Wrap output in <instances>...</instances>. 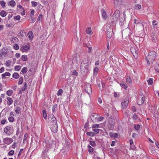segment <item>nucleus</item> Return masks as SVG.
I'll use <instances>...</instances> for the list:
<instances>
[{"mask_svg": "<svg viewBox=\"0 0 159 159\" xmlns=\"http://www.w3.org/2000/svg\"><path fill=\"white\" fill-rule=\"evenodd\" d=\"M23 85V86L21 88V90L22 91H25L27 87V86L26 82H25L24 83Z\"/></svg>", "mask_w": 159, "mask_h": 159, "instance_id": "obj_24", "label": "nucleus"}, {"mask_svg": "<svg viewBox=\"0 0 159 159\" xmlns=\"http://www.w3.org/2000/svg\"><path fill=\"white\" fill-rule=\"evenodd\" d=\"M87 48H88V49H89V50H88V52L89 53H92V47H89L87 46Z\"/></svg>", "mask_w": 159, "mask_h": 159, "instance_id": "obj_56", "label": "nucleus"}, {"mask_svg": "<svg viewBox=\"0 0 159 159\" xmlns=\"http://www.w3.org/2000/svg\"><path fill=\"white\" fill-rule=\"evenodd\" d=\"M138 116L135 114H134L132 118L134 120H136L138 119Z\"/></svg>", "mask_w": 159, "mask_h": 159, "instance_id": "obj_55", "label": "nucleus"}, {"mask_svg": "<svg viewBox=\"0 0 159 159\" xmlns=\"http://www.w3.org/2000/svg\"><path fill=\"white\" fill-rule=\"evenodd\" d=\"M93 131H94L95 134H98L99 133L100 129H95L93 130Z\"/></svg>", "mask_w": 159, "mask_h": 159, "instance_id": "obj_43", "label": "nucleus"}, {"mask_svg": "<svg viewBox=\"0 0 159 159\" xmlns=\"http://www.w3.org/2000/svg\"><path fill=\"white\" fill-rule=\"evenodd\" d=\"M146 60L147 61V64L148 66H150V61L149 59L147 57H146Z\"/></svg>", "mask_w": 159, "mask_h": 159, "instance_id": "obj_54", "label": "nucleus"}, {"mask_svg": "<svg viewBox=\"0 0 159 159\" xmlns=\"http://www.w3.org/2000/svg\"><path fill=\"white\" fill-rule=\"evenodd\" d=\"M4 132L6 135L9 136L10 135V127L6 126L4 129Z\"/></svg>", "mask_w": 159, "mask_h": 159, "instance_id": "obj_10", "label": "nucleus"}, {"mask_svg": "<svg viewBox=\"0 0 159 159\" xmlns=\"http://www.w3.org/2000/svg\"><path fill=\"white\" fill-rule=\"evenodd\" d=\"M19 74L16 72L14 73L12 77L15 79H18L19 77Z\"/></svg>", "mask_w": 159, "mask_h": 159, "instance_id": "obj_26", "label": "nucleus"}, {"mask_svg": "<svg viewBox=\"0 0 159 159\" xmlns=\"http://www.w3.org/2000/svg\"><path fill=\"white\" fill-rule=\"evenodd\" d=\"M99 127V124H94L93 125L92 127L93 128H98Z\"/></svg>", "mask_w": 159, "mask_h": 159, "instance_id": "obj_57", "label": "nucleus"}, {"mask_svg": "<svg viewBox=\"0 0 159 159\" xmlns=\"http://www.w3.org/2000/svg\"><path fill=\"white\" fill-rule=\"evenodd\" d=\"M135 7L136 8H138V9H140L141 8V5L137 4L135 6Z\"/></svg>", "mask_w": 159, "mask_h": 159, "instance_id": "obj_64", "label": "nucleus"}, {"mask_svg": "<svg viewBox=\"0 0 159 159\" xmlns=\"http://www.w3.org/2000/svg\"><path fill=\"white\" fill-rule=\"evenodd\" d=\"M43 16L42 14H40L37 19V20L38 21H39L40 20H41L43 19Z\"/></svg>", "mask_w": 159, "mask_h": 159, "instance_id": "obj_50", "label": "nucleus"}, {"mask_svg": "<svg viewBox=\"0 0 159 159\" xmlns=\"http://www.w3.org/2000/svg\"><path fill=\"white\" fill-rule=\"evenodd\" d=\"M18 41V39L16 37L12 39L11 41L13 43H16Z\"/></svg>", "mask_w": 159, "mask_h": 159, "instance_id": "obj_48", "label": "nucleus"}, {"mask_svg": "<svg viewBox=\"0 0 159 159\" xmlns=\"http://www.w3.org/2000/svg\"><path fill=\"white\" fill-rule=\"evenodd\" d=\"M156 21L155 20H153L152 21V25L154 26L156 25H157V23H156Z\"/></svg>", "mask_w": 159, "mask_h": 159, "instance_id": "obj_61", "label": "nucleus"}, {"mask_svg": "<svg viewBox=\"0 0 159 159\" xmlns=\"http://www.w3.org/2000/svg\"><path fill=\"white\" fill-rule=\"evenodd\" d=\"M145 98L144 97H142L141 99H139L137 101V103L139 105H142L144 102Z\"/></svg>", "mask_w": 159, "mask_h": 159, "instance_id": "obj_16", "label": "nucleus"}, {"mask_svg": "<svg viewBox=\"0 0 159 159\" xmlns=\"http://www.w3.org/2000/svg\"><path fill=\"white\" fill-rule=\"evenodd\" d=\"M106 30L107 36L109 39H110L111 37L112 34L113 28L110 26H107Z\"/></svg>", "mask_w": 159, "mask_h": 159, "instance_id": "obj_4", "label": "nucleus"}, {"mask_svg": "<svg viewBox=\"0 0 159 159\" xmlns=\"http://www.w3.org/2000/svg\"><path fill=\"white\" fill-rule=\"evenodd\" d=\"M0 3L2 7H5V3L4 1H0Z\"/></svg>", "mask_w": 159, "mask_h": 159, "instance_id": "obj_49", "label": "nucleus"}, {"mask_svg": "<svg viewBox=\"0 0 159 159\" xmlns=\"http://www.w3.org/2000/svg\"><path fill=\"white\" fill-rule=\"evenodd\" d=\"M28 135L27 134V133L25 134L24 136V139H23V143H24L25 144V143H28V141H27V139L28 138Z\"/></svg>", "mask_w": 159, "mask_h": 159, "instance_id": "obj_18", "label": "nucleus"}, {"mask_svg": "<svg viewBox=\"0 0 159 159\" xmlns=\"http://www.w3.org/2000/svg\"><path fill=\"white\" fill-rule=\"evenodd\" d=\"M102 13L103 18L105 20H106L107 17L106 11L104 9H102Z\"/></svg>", "mask_w": 159, "mask_h": 159, "instance_id": "obj_13", "label": "nucleus"}, {"mask_svg": "<svg viewBox=\"0 0 159 159\" xmlns=\"http://www.w3.org/2000/svg\"><path fill=\"white\" fill-rule=\"evenodd\" d=\"M62 93H63L62 90L61 89H60L58 90V91L57 92V95L58 96L62 94Z\"/></svg>", "mask_w": 159, "mask_h": 159, "instance_id": "obj_45", "label": "nucleus"}, {"mask_svg": "<svg viewBox=\"0 0 159 159\" xmlns=\"http://www.w3.org/2000/svg\"><path fill=\"white\" fill-rule=\"evenodd\" d=\"M113 15L116 16L117 18H119L120 16V11L119 10H116L114 12Z\"/></svg>", "mask_w": 159, "mask_h": 159, "instance_id": "obj_14", "label": "nucleus"}, {"mask_svg": "<svg viewBox=\"0 0 159 159\" xmlns=\"http://www.w3.org/2000/svg\"><path fill=\"white\" fill-rule=\"evenodd\" d=\"M27 71V68L26 67H25L23 68L22 69L21 72L23 74H25L26 73Z\"/></svg>", "mask_w": 159, "mask_h": 159, "instance_id": "obj_37", "label": "nucleus"}, {"mask_svg": "<svg viewBox=\"0 0 159 159\" xmlns=\"http://www.w3.org/2000/svg\"><path fill=\"white\" fill-rule=\"evenodd\" d=\"M20 66H16L14 68V69L15 70L18 71L20 69Z\"/></svg>", "mask_w": 159, "mask_h": 159, "instance_id": "obj_47", "label": "nucleus"}, {"mask_svg": "<svg viewBox=\"0 0 159 159\" xmlns=\"http://www.w3.org/2000/svg\"><path fill=\"white\" fill-rule=\"evenodd\" d=\"M90 144L93 147L95 146L96 145L95 142L93 141H89Z\"/></svg>", "mask_w": 159, "mask_h": 159, "instance_id": "obj_44", "label": "nucleus"}, {"mask_svg": "<svg viewBox=\"0 0 159 159\" xmlns=\"http://www.w3.org/2000/svg\"><path fill=\"white\" fill-rule=\"evenodd\" d=\"M54 119V120H52V123L53 126L52 127L51 130L52 132L55 133L57 132L58 127L56 118H55Z\"/></svg>", "mask_w": 159, "mask_h": 159, "instance_id": "obj_3", "label": "nucleus"}, {"mask_svg": "<svg viewBox=\"0 0 159 159\" xmlns=\"http://www.w3.org/2000/svg\"><path fill=\"white\" fill-rule=\"evenodd\" d=\"M19 34L22 37H24L26 35V33L24 31V30H22L20 32Z\"/></svg>", "mask_w": 159, "mask_h": 159, "instance_id": "obj_29", "label": "nucleus"}, {"mask_svg": "<svg viewBox=\"0 0 159 159\" xmlns=\"http://www.w3.org/2000/svg\"><path fill=\"white\" fill-rule=\"evenodd\" d=\"M126 82L128 84H130L131 83H132L131 79L129 76H127V78H126Z\"/></svg>", "mask_w": 159, "mask_h": 159, "instance_id": "obj_27", "label": "nucleus"}, {"mask_svg": "<svg viewBox=\"0 0 159 159\" xmlns=\"http://www.w3.org/2000/svg\"><path fill=\"white\" fill-rule=\"evenodd\" d=\"M86 33L88 34H93V32L91 30L90 27H88L87 28L86 30Z\"/></svg>", "mask_w": 159, "mask_h": 159, "instance_id": "obj_21", "label": "nucleus"}, {"mask_svg": "<svg viewBox=\"0 0 159 159\" xmlns=\"http://www.w3.org/2000/svg\"><path fill=\"white\" fill-rule=\"evenodd\" d=\"M155 69L159 73V64L155 65Z\"/></svg>", "mask_w": 159, "mask_h": 159, "instance_id": "obj_39", "label": "nucleus"}, {"mask_svg": "<svg viewBox=\"0 0 159 159\" xmlns=\"http://www.w3.org/2000/svg\"><path fill=\"white\" fill-rule=\"evenodd\" d=\"M7 49L4 48H3L0 51V59H4L6 56L7 53Z\"/></svg>", "mask_w": 159, "mask_h": 159, "instance_id": "obj_2", "label": "nucleus"}, {"mask_svg": "<svg viewBox=\"0 0 159 159\" xmlns=\"http://www.w3.org/2000/svg\"><path fill=\"white\" fill-rule=\"evenodd\" d=\"M21 60L23 61H27L28 60V57L27 55H23L21 57Z\"/></svg>", "mask_w": 159, "mask_h": 159, "instance_id": "obj_25", "label": "nucleus"}, {"mask_svg": "<svg viewBox=\"0 0 159 159\" xmlns=\"http://www.w3.org/2000/svg\"><path fill=\"white\" fill-rule=\"evenodd\" d=\"M119 20L118 18H117L116 16L112 15L111 17L110 18L111 22L110 23L112 25L115 26L116 24V22Z\"/></svg>", "mask_w": 159, "mask_h": 159, "instance_id": "obj_6", "label": "nucleus"}, {"mask_svg": "<svg viewBox=\"0 0 159 159\" xmlns=\"http://www.w3.org/2000/svg\"><path fill=\"white\" fill-rule=\"evenodd\" d=\"M114 120L112 118L108 119L109 124H108L107 127L108 129L110 130H113L114 128Z\"/></svg>", "mask_w": 159, "mask_h": 159, "instance_id": "obj_5", "label": "nucleus"}, {"mask_svg": "<svg viewBox=\"0 0 159 159\" xmlns=\"http://www.w3.org/2000/svg\"><path fill=\"white\" fill-rule=\"evenodd\" d=\"M121 16H120V17H119V19L120 22H123L124 21L125 18L124 14L123 15V16L121 17Z\"/></svg>", "mask_w": 159, "mask_h": 159, "instance_id": "obj_23", "label": "nucleus"}, {"mask_svg": "<svg viewBox=\"0 0 159 159\" xmlns=\"http://www.w3.org/2000/svg\"><path fill=\"white\" fill-rule=\"evenodd\" d=\"M30 46L29 45H27L25 46H22L21 47V49L24 50L28 51L30 48Z\"/></svg>", "mask_w": 159, "mask_h": 159, "instance_id": "obj_15", "label": "nucleus"}, {"mask_svg": "<svg viewBox=\"0 0 159 159\" xmlns=\"http://www.w3.org/2000/svg\"><path fill=\"white\" fill-rule=\"evenodd\" d=\"M6 122V120H2L1 122V123L2 125H4L5 124V122Z\"/></svg>", "mask_w": 159, "mask_h": 159, "instance_id": "obj_63", "label": "nucleus"}, {"mask_svg": "<svg viewBox=\"0 0 159 159\" xmlns=\"http://www.w3.org/2000/svg\"><path fill=\"white\" fill-rule=\"evenodd\" d=\"M156 57L157 53L156 52L152 51L148 53V55L146 57L149 59L151 63L152 64Z\"/></svg>", "mask_w": 159, "mask_h": 159, "instance_id": "obj_1", "label": "nucleus"}, {"mask_svg": "<svg viewBox=\"0 0 159 159\" xmlns=\"http://www.w3.org/2000/svg\"><path fill=\"white\" fill-rule=\"evenodd\" d=\"M57 104L54 105L52 107V111L54 113L57 109Z\"/></svg>", "mask_w": 159, "mask_h": 159, "instance_id": "obj_35", "label": "nucleus"}, {"mask_svg": "<svg viewBox=\"0 0 159 159\" xmlns=\"http://www.w3.org/2000/svg\"><path fill=\"white\" fill-rule=\"evenodd\" d=\"M71 74L73 75L77 76L78 75V73L76 72L75 70H74L73 71H71Z\"/></svg>", "mask_w": 159, "mask_h": 159, "instance_id": "obj_34", "label": "nucleus"}, {"mask_svg": "<svg viewBox=\"0 0 159 159\" xmlns=\"http://www.w3.org/2000/svg\"><path fill=\"white\" fill-rule=\"evenodd\" d=\"M23 149H21L19 151V152L18 154V156H20L21 154L22 153V152L23 151Z\"/></svg>", "mask_w": 159, "mask_h": 159, "instance_id": "obj_62", "label": "nucleus"}, {"mask_svg": "<svg viewBox=\"0 0 159 159\" xmlns=\"http://www.w3.org/2000/svg\"><path fill=\"white\" fill-rule=\"evenodd\" d=\"M130 50L132 54L135 57V56H137L138 51L134 47H131L130 48Z\"/></svg>", "mask_w": 159, "mask_h": 159, "instance_id": "obj_11", "label": "nucleus"}, {"mask_svg": "<svg viewBox=\"0 0 159 159\" xmlns=\"http://www.w3.org/2000/svg\"><path fill=\"white\" fill-rule=\"evenodd\" d=\"M17 144V143L16 141H15L14 142L13 144L12 145V147L13 148H15Z\"/></svg>", "mask_w": 159, "mask_h": 159, "instance_id": "obj_58", "label": "nucleus"}, {"mask_svg": "<svg viewBox=\"0 0 159 159\" xmlns=\"http://www.w3.org/2000/svg\"><path fill=\"white\" fill-rule=\"evenodd\" d=\"M134 128L137 130H139L140 128V126L139 124L137 125H134Z\"/></svg>", "mask_w": 159, "mask_h": 159, "instance_id": "obj_42", "label": "nucleus"}, {"mask_svg": "<svg viewBox=\"0 0 159 159\" xmlns=\"http://www.w3.org/2000/svg\"><path fill=\"white\" fill-rule=\"evenodd\" d=\"M98 67H95L94 69V73L95 74H97L98 72Z\"/></svg>", "mask_w": 159, "mask_h": 159, "instance_id": "obj_59", "label": "nucleus"}, {"mask_svg": "<svg viewBox=\"0 0 159 159\" xmlns=\"http://www.w3.org/2000/svg\"><path fill=\"white\" fill-rule=\"evenodd\" d=\"M110 136L112 138H117L118 136V134L117 133H116L114 134L111 132L109 133Z\"/></svg>", "mask_w": 159, "mask_h": 159, "instance_id": "obj_20", "label": "nucleus"}, {"mask_svg": "<svg viewBox=\"0 0 159 159\" xmlns=\"http://www.w3.org/2000/svg\"><path fill=\"white\" fill-rule=\"evenodd\" d=\"M13 19L15 20H20V16L19 15H17L16 16H14L13 17Z\"/></svg>", "mask_w": 159, "mask_h": 159, "instance_id": "obj_41", "label": "nucleus"}, {"mask_svg": "<svg viewBox=\"0 0 159 159\" xmlns=\"http://www.w3.org/2000/svg\"><path fill=\"white\" fill-rule=\"evenodd\" d=\"M16 5V2L14 0L11 1V6L12 7H14Z\"/></svg>", "mask_w": 159, "mask_h": 159, "instance_id": "obj_46", "label": "nucleus"}, {"mask_svg": "<svg viewBox=\"0 0 159 159\" xmlns=\"http://www.w3.org/2000/svg\"><path fill=\"white\" fill-rule=\"evenodd\" d=\"M87 134L90 136L93 137L95 135L94 133L92 132H88L87 133Z\"/></svg>", "mask_w": 159, "mask_h": 159, "instance_id": "obj_31", "label": "nucleus"}, {"mask_svg": "<svg viewBox=\"0 0 159 159\" xmlns=\"http://www.w3.org/2000/svg\"><path fill=\"white\" fill-rule=\"evenodd\" d=\"M44 119H46L47 117V113L45 110L42 111Z\"/></svg>", "mask_w": 159, "mask_h": 159, "instance_id": "obj_32", "label": "nucleus"}, {"mask_svg": "<svg viewBox=\"0 0 159 159\" xmlns=\"http://www.w3.org/2000/svg\"><path fill=\"white\" fill-rule=\"evenodd\" d=\"M120 85L122 87L124 88L125 89H126V88L128 87L127 85L126 84L121 83L120 84Z\"/></svg>", "mask_w": 159, "mask_h": 159, "instance_id": "obj_51", "label": "nucleus"}, {"mask_svg": "<svg viewBox=\"0 0 159 159\" xmlns=\"http://www.w3.org/2000/svg\"><path fill=\"white\" fill-rule=\"evenodd\" d=\"M13 48L16 50H18L19 49V47L17 44H15L13 45Z\"/></svg>", "mask_w": 159, "mask_h": 159, "instance_id": "obj_52", "label": "nucleus"}, {"mask_svg": "<svg viewBox=\"0 0 159 159\" xmlns=\"http://www.w3.org/2000/svg\"><path fill=\"white\" fill-rule=\"evenodd\" d=\"M88 59H85L83 61V63L84 64H88Z\"/></svg>", "mask_w": 159, "mask_h": 159, "instance_id": "obj_60", "label": "nucleus"}, {"mask_svg": "<svg viewBox=\"0 0 159 159\" xmlns=\"http://www.w3.org/2000/svg\"><path fill=\"white\" fill-rule=\"evenodd\" d=\"M122 0H114V3L116 6H119L120 5L122 2Z\"/></svg>", "mask_w": 159, "mask_h": 159, "instance_id": "obj_17", "label": "nucleus"}, {"mask_svg": "<svg viewBox=\"0 0 159 159\" xmlns=\"http://www.w3.org/2000/svg\"><path fill=\"white\" fill-rule=\"evenodd\" d=\"M84 89L85 92L89 94L91 93L92 92L91 86L89 84H88L85 86Z\"/></svg>", "mask_w": 159, "mask_h": 159, "instance_id": "obj_8", "label": "nucleus"}, {"mask_svg": "<svg viewBox=\"0 0 159 159\" xmlns=\"http://www.w3.org/2000/svg\"><path fill=\"white\" fill-rule=\"evenodd\" d=\"M153 80L152 78H149L147 82L148 84L149 85H152L153 83Z\"/></svg>", "mask_w": 159, "mask_h": 159, "instance_id": "obj_33", "label": "nucleus"}, {"mask_svg": "<svg viewBox=\"0 0 159 159\" xmlns=\"http://www.w3.org/2000/svg\"><path fill=\"white\" fill-rule=\"evenodd\" d=\"M31 3L32 6L34 7H36L38 5V3L35 1H32Z\"/></svg>", "mask_w": 159, "mask_h": 159, "instance_id": "obj_40", "label": "nucleus"}, {"mask_svg": "<svg viewBox=\"0 0 159 159\" xmlns=\"http://www.w3.org/2000/svg\"><path fill=\"white\" fill-rule=\"evenodd\" d=\"M3 141L5 143L9 145L10 144V139L4 138L3 139Z\"/></svg>", "mask_w": 159, "mask_h": 159, "instance_id": "obj_22", "label": "nucleus"}, {"mask_svg": "<svg viewBox=\"0 0 159 159\" xmlns=\"http://www.w3.org/2000/svg\"><path fill=\"white\" fill-rule=\"evenodd\" d=\"M0 15L3 17H5L7 15L6 12L4 11H2L0 12Z\"/></svg>", "mask_w": 159, "mask_h": 159, "instance_id": "obj_36", "label": "nucleus"}, {"mask_svg": "<svg viewBox=\"0 0 159 159\" xmlns=\"http://www.w3.org/2000/svg\"><path fill=\"white\" fill-rule=\"evenodd\" d=\"M23 82V78L22 77L20 78L18 82V84L19 85L21 84Z\"/></svg>", "mask_w": 159, "mask_h": 159, "instance_id": "obj_38", "label": "nucleus"}, {"mask_svg": "<svg viewBox=\"0 0 159 159\" xmlns=\"http://www.w3.org/2000/svg\"><path fill=\"white\" fill-rule=\"evenodd\" d=\"M98 116V115L96 113H92L91 116V120L93 121V120H96Z\"/></svg>", "mask_w": 159, "mask_h": 159, "instance_id": "obj_12", "label": "nucleus"}, {"mask_svg": "<svg viewBox=\"0 0 159 159\" xmlns=\"http://www.w3.org/2000/svg\"><path fill=\"white\" fill-rule=\"evenodd\" d=\"M10 75V73L8 72H6L4 74H3L2 75V79L5 78L6 76H9Z\"/></svg>", "mask_w": 159, "mask_h": 159, "instance_id": "obj_28", "label": "nucleus"}, {"mask_svg": "<svg viewBox=\"0 0 159 159\" xmlns=\"http://www.w3.org/2000/svg\"><path fill=\"white\" fill-rule=\"evenodd\" d=\"M88 149L89 150V152H92L93 151V149L92 147L90 145H89L87 146Z\"/></svg>", "mask_w": 159, "mask_h": 159, "instance_id": "obj_30", "label": "nucleus"}, {"mask_svg": "<svg viewBox=\"0 0 159 159\" xmlns=\"http://www.w3.org/2000/svg\"><path fill=\"white\" fill-rule=\"evenodd\" d=\"M152 39L153 42H156L157 40V36L155 34L152 33L151 35Z\"/></svg>", "mask_w": 159, "mask_h": 159, "instance_id": "obj_19", "label": "nucleus"}, {"mask_svg": "<svg viewBox=\"0 0 159 159\" xmlns=\"http://www.w3.org/2000/svg\"><path fill=\"white\" fill-rule=\"evenodd\" d=\"M129 101L127 99L126 100H122L121 102V105L122 108H125L127 107Z\"/></svg>", "mask_w": 159, "mask_h": 159, "instance_id": "obj_9", "label": "nucleus"}, {"mask_svg": "<svg viewBox=\"0 0 159 159\" xmlns=\"http://www.w3.org/2000/svg\"><path fill=\"white\" fill-rule=\"evenodd\" d=\"M119 20L118 18H117L116 16L112 15L111 17L110 18L111 22L110 23L112 25L115 26L116 24V22Z\"/></svg>", "mask_w": 159, "mask_h": 159, "instance_id": "obj_7", "label": "nucleus"}, {"mask_svg": "<svg viewBox=\"0 0 159 159\" xmlns=\"http://www.w3.org/2000/svg\"><path fill=\"white\" fill-rule=\"evenodd\" d=\"M34 10H32L30 12V16L31 17V18H32L33 16L34 15Z\"/></svg>", "mask_w": 159, "mask_h": 159, "instance_id": "obj_53", "label": "nucleus"}]
</instances>
